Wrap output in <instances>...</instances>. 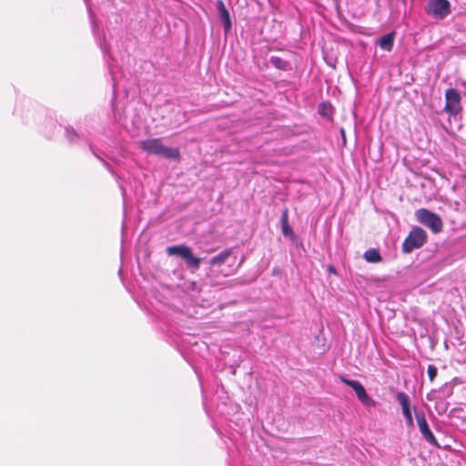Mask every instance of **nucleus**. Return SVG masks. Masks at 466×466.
I'll list each match as a JSON object with an SVG mask.
<instances>
[{
    "label": "nucleus",
    "mask_w": 466,
    "mask_h": 466,
    "mask_svg": "<svg viewBox=\"0 0 466 466\" xmlns=\"http://www.w3.org/2000/svg\"><path fill=\"white\" fill-rule=\"evenodd\" d=\"M445 111L450 115H457L461 109V96L454 88H449L445 94Z\"/></svg>",
    "instance_id": "obj_11"
},
{
    "label": "nucleus",
    "mask_w": 466,
    "mask_h": 466,
    "mask_svg": "<svg viewBox=\"0 0 466 466\" xmlns=\"http://www.w3.org/2000/svg\"><path fill=\"white\" fill-rule=\"evenodd\" d=\"M425 12L436 19H443L451 13V4L448 0H428Z\"/></svg>",
    "instance_id": "obj_5"
},
{
    "label": "nucleus",
    "mask_w": 466,
    "mask_h": 466,
    "mask_svg": "<svg viewBox=\"0 0 466 466\" xmlns=\"http://www.w3.org/2000/svg\"><path fill=\"white\" fill-rule=\"evenodd\" d=\"M190 248L186 245L170 246L167 248V254L169 256H177L182 258H186L188 256Z\"/></svg>",
    "instance_id": "obj_14"
},
{
    "label": "nucleus",
    "mask_w": 466,
    "mask_h": 466,
    "mask_svg": "<svg viewBox=\"0 0 466 466\" xmlns=\"http://www.w3.org/2000/svg\"><path fill=\"white\" fill-rule=\"evenodd\" d=\"M280 222H281V226L285 225V224H289L287 209L283 212L281 218H280Z\"/></svg>",
    "instance_id": "obj_25"
},
{
    "label": "nucleus",
    "mask_w": 466,
    "mask_h": 466,
    "mask_svg": "<svg viewBox=\"0 0 466 466\" xmlns=\"http://www.w3.org/2000/svg\"><path fill=\"white\" fill-rule=\"evenodd\" d=\"M394 42V33H389L382 37L380 38L378 44L380 47L385 51H390L393 46Z\"/></svg>",
    "instance_id": "obj_16"
},
{
    "label": "nucleus",
    "mask_w": 466,
    "mask_h": 466,
    "mask_svg": "<svg viewBox=\"0 0 466 466\" xmlns=\"http://www.w3.org/2000/svg\"><path fill=\"white\" fill-rule=\"evenodd\" d=\"M184 259L186 260L187 267L193 268H198L200 261H201V258H196L193 255L191 249L188 252V256H187L186 258H184Z\"/></svg>",
    "instance_id": "obj_18"
},
{
    "label": "nucleus",
    "mask_w": 466,
    "mask_h": 466,
    "mask_svg": "<svg viewBox=\"0 0 466 466\" xmlns=\"http://www.w3.org/2000/svg\"><path fill=\"white\" fill-rule=\"evenodd\" d=\"M364 259L370 263H379L381 261V256L378 249L369 248L363 255Z\"/></svg>",
    "instance_id": "obj_17"
},
{
    "label": "nucleus",
    "mask_w": 466,
    "mask_h": 466,
    "mask_svg": "<svg viewBox=\"0 0 466 466\" xmlns=\"http://www.w3.org/2000/svg\"><path fill=\"white\" fill-rule=\"evenodd\" d=\"M139 147L149 155L163 157L167 159L179 158V150L177 147H166L160 138H148L138 142Z\"/></svg>",
    "instance_id": "obj_2"
},
{
    "label": "nucleus",
    "mask_w": 466,
    "mask_h": 466,
    "mask_svg": "<svg viewBox=\"0 0 466 466\" xmlns=\"http://www.w3.org/2000/svg\"><path fill=\"white\" fill-rule=\"evenodd\" d=\"M415 218L418 222L430 228L434 234L442 230L443 223L441 217L429 209L420 208L416 210Z\"/></svg>",
    "instance_id": "obj_3"
},
{
    "label": "nucleus",
    "mask_w": 466,
    "mask_h": 466,
    "mask_svg": "<svg viewBox=\"0 0 466 466\" xmlns=\"http://www.w3.org/2000/svg\"><path fill=\"white\" fill-rule=\"evenodd\" d=\"M435 394H436V391H435V390H432V391L429 392V393L427 394V399H428L429 400H433L435 399Z\"/></svg>",
    "instance_id": "obj_26"
},
{
    "label": "nucleus",
    "mask_w": 466,
    "mask_h": 466,
    "mask_svg": "<svg viewBox=\"0 0 466 466\" xmlns=\"http://www.w3.org/2000/svg\"><path fill=\"white\" fill-rule=\"evenodd\" d=\"M66 135L69 141H75L76 137H77L76 132L73 128H66Z\"/></svg>",
    "instance_id": "obj_23"
},
{
    "label": "nucleus",
    "mask_w": 466,
    "mask_h": 466,
    "mask_svg": "<svg viewBox=\"0 0 466 466\" xmlns=\"http://www.w3.org/2000/svg\"><path fill=\"white\" fill-rule=\"evenodd\" d=\"M427 239V234L421 228H413L402 244L404 253H410L416 248H421Z\"/></svg>",
    "instance_id": "obj_4"
},
{
    "label": "nucleus",
    "mask_w": 466,
    "mask_h": 466,
    "mask_svg": "<svg viewBox=\"0 0 466 466\" xmlns=\"http://www.w3.org/2000/svg\"><path fill=\"white\" fill-rule=\"evenodd\" d=\"M396 399L401 407L402 414L405 419L406 424L409 428L414 426L413 417L410 409V400L408 394L403 391H400L396 395Z\"/></svg>",
    "instance_id": "obj_12"
},
{
    "label": "nucleus",
    "mask_w": 466,
    "mask_h": 466,
    "mask_svg": "<svg viewBox=\"0 0 466 466\" xmlns=\"http://www.w3.org/2000/svg\"><path fill=\"white\" fill-rule=\"evenodd\" d=\"M281 231H282V234H283L286 238H290V239H293V238H294V232H293V229H292V228H291L289 224L282 225V226H281Z\"/></svg>",
    "instance_id": "obj_21"
},
{
    "label": "nucleus",
    "mask_w": 466,
    "mask_h": 466,
    "mask_svg": "<svg viewBox=\"0 0 466 466\" xmlns=\"http://www.w3.org/2000/svg\"><path fill=\"white\" fill-rule=\"evenodd\" d=\"M441 390H442L443 392H445L447 396H450V395L451 394V392H452V389H451V387L449 385V383L444 384V385L441 387Z\"/></svg>",
    "instance_id": "obj_24"
},
{
    "label": "nucleus",
    "mask_w": 466,
    "mask_h": 466,
    "mask_svg": "<svg viewBox=\"0 0 466 466\" xmlns=\"http://www.w3.org/2000/svg\"><path fill=\"white\" fill-rule=\"evenodd\" d=\"M340 380L355 391L358 399L365 407L373 408L377 405V402L367 393L364 386L360 381L343 377H341Z\"/></svg>",
    "instance_id": "obj_8"
},
{
    "label": "nucleus",
    "mask_w": 466,
    "mask_h": 466,
    "mask_svg": "<svg viewBox=\"0 0 466 466\" xmlns=\"http://www.w3.org/2000/svg\"><path fill=\"white\" fill-rule=\"evenodd\" d=\"M270 63L279 69H286L288 66L287 61L279 56H271Z\"/></svg>",
    "instance_id": "obj_19"
},
{
    "label": "nucleus",
    "mask_w": 466,
    "mask_h": 466,
    "mask_svg": "<svg viewBox=\"0 0 466 466\" xmlns=\"http://www.w3.org/2000/svg\"><path fill=\"white\" fill-rule=\"evenodd\" d=\"M437 372H438L437 368L434 365L428 366L427 373H428V376H429L431 381L434 380V379L437 376Z\"/></svg>",
    "instance_id": "obj_22"
},
{
    "label": "nucleus",
    "mask_w": 466,
    "mask_h": 466,
    "mask_svg": "<svg viewBox=\"0 0 466 466\" xmlns=\"http://www.w3.org/2000/svg\"><path fill=\"white\" fill-rule=\"evenodd\" d=\"M415 417L417 420L419 430H420L422 437L424 438V440L435 447H440L437 439L435 438L434 434L432 433V431H431V429L428 425L424 412L423 411H416Z\"/></svg>",
    "instance_id": "obj_10"
},
{
    "label": "nucleus",
    "mask_w": 466,
    "mask_h": 466,
    "mask_svg": "<svg viewBox=\"0 0 466 466\" xmlns=\"http://www.w3.org/2000/svg\"><path fill=\"white\" fill-rule=\"evenodd\" d=\"M340 380L355 391L358 399L365 407L373 408L377 405V402L367 393L364 386L360 381L343 377H341Z\"/></svg>",
    "instance_id": "obj_9"
},
{
    "label": "nucleus",
    "mask_w": 466,
    "mask_h": 466,
    "mask_svg": "<svg viewBox=\"0 0 466 466\" xmlns=\"http://www.w3.org/2000/svg\"><path fill=\"white\" fill-rule=\"evenodd\" d=\"M88 12H89L90 19H91V25H92L93 34H94V35H95V37L96 39V42H97L98 46H100L101 50L104 53H106L107 49H106V45L104 44V40L98 35V29H99L98 28V24L95 20L92 12L90 10Z\"/></svg>",
    "instance_id": "obj_15"
},
{
    "label": "nucleus",
    "mask_w": 466,
    "mask_h": 466,
    "mask_svg": "<svg viewBox=\"0 0 466 466\" xmlns=\"http://www.w3.org/2000/svg\"><path fill=\"white\" fill-rule=\"evenodd\" d=\"M340 380L355 391L358 399L365 407L373 408L377 405V402L367 393L364 386L360 381L343 377H341Z\"/></svg>",
    "instance_id": "obj_7"
},
{
    "label": "nucleus",
    "mask_w": 466,
    "mask_h": 466,
    "mask_svg": "<svg viewBox=\"0 0 466 466\" xmlns=\"http://www.w3.org/2000/svg\"><path fill=\"white\" fill-rule=\"evenodd\" d=\"M217 6H218V11L219 14L220 20L223 24L224 29L226 32H228L231 28V21H230L229 14L221 0H218L217 2Z\"/></svg>",
    "instance_id": "obj_13"
},
{
    "label": "nucleus",
    "mask_w": 466,
    "mask_h": 466,
    "mask_svg": "<svg viewBox=\"0 0 466 466\" xmlns=\"http://www.w3.org/2000/svg\"><path fill=\"white\" fill-rule=\"evenodd\" d=\"M340 380L355 391L358 399L365 407L373 408L377 405V402L367 393L364 386L360 381L343 377H341Z\"/></svg>",
    "instance_id": "obj_6"
},
{
    "label": "nucleus",
    "mask_w": 466,
    "mask_h": 466,
    "mask_svg": "<svg viewBox=\"0 0 466 466\" xmlns=\"http://www.w3.org/2000/svg\"><path fill=\"white\" fill-rule=\"evenodd\" d=\"M232 256V249L226 248L217 256L212 257L208 264L209 265V271L207 276L208 278L222 274L223 276H229L235 271L234 262L228 263Z\"/></svg>",
    "instance_id": "obj_1"
},
{
    "label": "nucleus",
    "mask_w": 466,
    "mask_h": 466,
    "mask_svg": "<svg viewBox=\"0 0 466 466\" xmlns=\"http://www.w3.org/2000/svg\"><path fill=\"white\" fill-rule=\"evenodd\" d=\"M319 113L324 116L331 115V106L329 104L322 103L319 106Z\"/></svg>",
    "instance_id": "obj_20"
}]
</instances>
